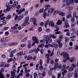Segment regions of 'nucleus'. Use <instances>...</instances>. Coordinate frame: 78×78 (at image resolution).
Returning a JSON list of instances; mask_svg holds the SVG:
<instances>
[{
	"label": "nucleus",
	"mask_w": 78,
	"mask_h": 78,
	"mask_svg": "<svg viewBox=\"0 0 78 78\" xmlns=\"http://www.w3.org/2000/svg\"><path fill=\"white\" fill-rule=\"evenodd\" d=\"M60 55L61 56H63L64 58H65L63 60V62L65 63L66 61H67V59H70V57L69 56V54H67V52H63L60 53Z\"/></svg>",
	"instance_id": "obj_1"
},
{
	"label": "nucleus",
	"mask_w": 78,
	"mask_h": 78,
	"mask_svg": "<svg viewBox=\"0 0 78 78\" xmlns=\"http://www.w3.org/2000/svg\"><path fill=\"white\" fill-rule=\"evenodd\" d=\"M62 68V64L60 63H55L53 68L54 70H57V69H61Z\"/></svg>",
	"instance_id": "obj_2"
},
{
	"label": "nucleus",
	"mask_w": 78,
	"mask_h": 78,
	"mask_svg": "<svg viewBox=\"0 0 78 78\" xmlns=\"http://www.w3.org/2000/svg\"><path fill=\"white\" fill-rule=\"evenodd\" d=\"M29 20V16H27L26 17L25 20H24V23L23 24L21 25V26L23 27L22 28L26 25H28L30 23V22H28Z\"/></svg>",
	"instance_id": "obj_3"
},
{
	"label": "nucleus",
	"mask_w": 78,
	"mask_h": 78,
	"mask_svg": "<svg viewBox=\"0 0 78 78\" xmlns=\"http://www.w3.org/2000/svg\"><path fill=\"white\" fill-rule=\"evenodd\" d=\"M32 41L35 42L36 44H39V40L36 36H34L32 37Z\"/></svg>",
	"instance_id": "obj_4"
},
{
	"label": "nucleus",
	"mask_w": 78,
	"mask_h": 78,
	"mask_svg": "<svg viewBox=\"0 0 78 78\" xmlns=\"http://www.w3.org/2000/svg\"><path fill=\"white\" fill-rule=\"evenodd\" d=\"M9 40V37H5L2 39L1 40V41L2 42H7V41H8Z\"/></svg>",
	"instance_id": "obj_5"
},
{
	"label": "nucleus",
	"mask_w": 78,
	"mask_h": 78,
	"mask_svg": "<svg viewBox=\"0 0 78 78\" xmlns=\"http://www.w3.org/2000/svg\"><path fill=\"white\" fill-rule=\"evenodd\" d=\"M65 25L64 26V27L65 28H67V27H69V24L68 23V20H65Z\"/></svg>",
	"instance_id": "obj_6"
},
{
	"label": "nucleus",
	"mask_w": 78,
	"mask_h": 78,
	"mask_svg": "<svg viewBox=\"0 0 78 78\" xmlns=\"http://www.w3.org/2000/svg\"><path fill=\"white\" fill-rule=\"evenodd\" d=\"M18 3H19V2L18 1H14L13 4V7L14 8L16 7L18 5Z\"/></svg>",
	"instance_id": "obj_7"
},
{
	"label": "nucleus",
	"mask_w": 78,
	"mask_h": 78,
	"mask_svg": "<svg viewBox=\"0 0 78 78\" xmlns=\"http://www.w3.org/2000/svg\"><path fill=\"white\" fill-rule=\"evenodd\" d=\"M55 10V9H53V8H51L49 9L48 11V12L49 13V14H50V13H51L53 12V11H54Z\"/></svg>",
	"instance_id": "obj_8"
},
{
	"label": "nucleus",
	"mask_w": 78,
	"mask_h": 78,
	"mask_svg": "<svg viewBox=\"0 0 78 78\" xmlns=\"http://www.w3.org/2000/svg\"><path fill=\"white\" fill-rule=\"evenodd\" d=\"M49 26H50L51 25V27H54V26L55 25V23L53 22V21H51L50 22V23H49Z\"/></svg>",
	"instance_id": "obj_9"
},
{
	"label": "nucleus",
	"mask_w": 78,
	"mask_h": 78,
	"mask_svg": "<svg viewBox=\"0 0 78 78\" xmlns=\"http://www.w3.org/2000/svg\"><path fill=\"white\" fill-rule=\"evenodd\" d=\"M24 36V34H20L18 35V37L19 39H22L23 37Z\"/></svg>",
	"instance_id": "obj_10"
},
{
	"label": "nucleus",
	"mask_w": 78,
	"mask_h": 78,
	"mask_svg": "<svg viewBox=\"0 0 78 78\" xmlns=\"http://www.w3.org/2000/svg\"><path fill=\"white\" fill-rule=\"evenodd\" d=\"M73 75V72H70L69 74L68 75V78H70V77H72V75Z\"/></svg>",
	"instance_id": "obj_11"
},
{
	"label": "nucleus",
	"mask_w": 78,
	"mask_h": 78,
	"mask_svg": "<svg viewBox=\"0 0 78 78\" xmlns=\"http://www.w3.org/2000/svg\"><path fill=\"white\" fill-rule=\"evenodd\" d=\"M25 8H24L23 9H21L19 11V12H18V15H20V14H21V13H22V12H23V11H25Z\"/></svg>",
	"instance_id": "obj_12"
},
{
	"label": "nucleus",
	"mask_w": 78,
	"mask_h": 78,
	"mask_svg": "<svg viewBox=\"0 0 78 78\" xmlns=\"http://www.w3.org/2000/svg\"><path fill=\"white\" fill-rule=\"evenodd\" d=\"M11 75L12 77H15L16 76V73L15 72L11 71Z\"/></svg>",
	"instance_id": "obj_13"
},
{
	"label": "nucleus",
	"mask_w": 78,
	"mask_h": 78,
	"mask_svg": "<svg viewBox=\"0 0 78 78\" xmlns=\"http://www.w3.org/2000/svg\"><path fill=\"white\" fill-rule=\"evenodd\" d=\"M58 14L59 15H60V16H65V14L63 12H58Z\"/></svg>",
	"instance_id": "obj_14"
},
{
	"label": "nucleus",
	"mask_w": 78,
	"mask_h": 78,
	"mask_svg": "<svg viewBox=\"0 0 78 78\" xmlns=\"http://www.w3.org/2000/svg\"><path fill=\"white\" fill-rule=\"evenodd\" d=\"M66 5L70 6L71 4L70 0H66Z\"/></svg>",
	"instance_id": "obj_15"
},
{
	"label": "nucleus",
	"mask_w": 78,
	"mask_h": 78,
	"mask_svg": "<svg viewBox=\"0 0 78 78\" xmlns=\"http://www.w3.org/2000/svg\"><path fill=\"white\" fill-rule=\"evenodd\" d=\"M16 28H17L15 26L14 27H12L11 29V32H13V31H14V30L16 29Z\"/></svg>",
	"instance_id": "obj_16"
},
{
	"label": "nucleus",
	"mask_w": 78,
	"mask_h": 78,
	"mask_svg": "<svg viewBox=\"0 0 78 78\" xmlns=\"http://www.w3.org/2000/svg\"><path fill=\"white\" fill-rule=\"evenodd\" d=\"M75 60H76L75 58H73L70 59V61L71 62H75Z\"/></svg>",
	"instance_id": "obj_17"
},
{
	"label": "nucleus",
	"mask_w": 78,
	"mask_h": 78,
	"mask_svg": "<svg viewBox=\"0 0 78 78\" xmlns=\"http://www.w3.org/2000/svg\"><path fill=\"white\" fill-rule=\"evenodd\" d=\"M62 21L60 20H58V22L56 23L58 25H61V24H62Z\"/></svg>",
	"instance_id": "obj_18"
},
{
	"label": "nucleus",
	"mask_w": 78,
	"mask_h": 78,
	"mask_svg": "<svg viewBox=\"0 0 78 78\" xmlns=\"http://www.w3.org/2000/svg\"><path fill=\"white\" fill-rule=\"evenodd\" d=\"M62 69L63 71V70H64L65 69H66V65H63V66L62 67Z\"/></svg>",
	"instance_id": "obj_19"
},
{
	"label": "nucleus",
	"mask_w": 78,
	"mask_h": 78,
	"mask_svg": "<svg viewBox=\"0 0 78 78\" xmlns=\"http://www.w3.org/2000/svg\"><path fill=\"white\" fill-rule=\"evenodd\" d=\"M10 11V9L9 8H7L6 9H4L3 11L4 12H6L7 11Z\"/></svg>",
	"instance_id": "obj_20"
},
{
	"label": "nucleus",
	"mask_w": 78,
	"mask_h": 78,
	"mask_svg": "<svg viewBox=\"0 0 78 78\" xmlns=\"http://www.w3.org/2000/svg\"><path fill=\"white\" fill-rule=\"evenodd\" d=\"M74 70V69L72 67H71L68 69V70L69 71V72H71V71H73V70Z\"/></svg>",
	"instance_id": "obj_21"
},
{
	"label": "nucleus",
	"mask_w": 78,
	"mask_h": 78,
	"mask_svg": "<svg viewBox=\"0 0 78 78\" xmlns=\"http://www.w3.org/2000/svg\"><path fill=\"white\" fill-rule=\"evenodd\" d=\"M49 37H52L53 39H56V37L55 36V35H53V34H51L49 35Z\"/></svg>",
	"instance_id": "obj_22"
},
{
	"label": "nucleus",
	"mask_w": 78,
	"mask_h": 78,
	"mask_svg": "<svg viewBox=\"0 0 78 78\" xmlns=\"http://www.w3.org/2000/svg\"><path fill=\"white\" fill-rule=\"evenodd\" d=\"M22 19V16H19L17 19V20L18 21H19V20H21V19Z\"/></svg>",
	"instance_id": "obj_23"
},
{
	"label": "nucleus",
	"mask_w": 78,
	"mask_h": 78,
	"mask_svg": "<svg viewBox=\"0 0 78 78\" xmlns=\"http://www.w3.org/2000/svg\"><path fill=\"white\" fill-rule=\"evenodd\" d=\"M23 54V52L21 51L20 52H19L17 54H16V55L17 56H21Z\"/></svg>",
	"instance_id": "obj_24"
},
{
	"label": "nucleus",
	"mask_w": 78,
	"mask_h": 78,
	"mask_svg": "<svg viewBox=\"0 0 78 78\" xmlns=\"http://www.w3.org/2000/svg\"><path fill=\"white\" fill-rule=\"evenodd\" d=\"M13 61V58H10L8 60V62L9 63H10L11 62H12Z\"/></svg>",
	"instance_id": "obj_25"
},
{
	"label": "nucleus",
	"mask_w": 78,
	"mask_h": 78,
	"mask_svg": "<svg viewBox=\"0 0 78 78\" xmlns=\"http://www.w3.org/2000/svg\"><path fill=\"white\" fill-rule=\"evenodd\" d=\"M65 42H67L68 41H69V38H68L66 37H65Z\"/></svg>",
	"instance_id": "obj_26"
},
{
	"label": "nucleus",
	"mask_w": 78,
	"mask_h": 78,
	"mask_svg": "<svg viewBox=\"0 0 78 78\" xmlns=\"http://www.w3.org/2000/svg\"><path fill=\"white\" fill-rule=\"evenodd\" d=\"M35 20H36V18H30V22H33Z\"/></svg>",
	"instance_id": "obj_27"
},
{
	"label": "nucleus",
	"mask_w": 78,
	"mask_h": 78,
	"mask_svg": "<svg viewBox=\"0 0 78 78\" xmlns=\"http://www.w3.org/2000/svg\"><path fill=\"white\" fill-rule=\"evenodd\" d=\"M46 75V72L44 71L41 74V76H45Z\"/></svg>",
	"instance_id": "obj_28"
},
{
	"label": "nucleus",
	"mask_w": 78,
	"mask_h": 78,
	"mask_svg": "<svg viewBox=\"0 0 78 78\" xmlns=\"http://www.w3.org/2000/svg\"><path fill=\"white\" fill-rule=\"evenodd\" d=\"M66 18H67L68 19L69 18H71L72 17V15L70 14H69L68 15V16H66Z\"/></svg>",
	"instance_id": "obj_29"
},
{
	"label": "nucleus",
	"mask_w": 78,
	"mask_h": 78,
	"mask_svg": "<svg viewBox=\"0 0 78 78\" xmlns=\"http://www.w3.org/2000/svg\"><path fill=\"white\" fill-rule=\"evenodd\" d=\"M44 37L45 39H46V40H48L49 37H50L49 36H48V35H44Z\"/></svg>",
	"instance_id": "obj_30"
},
{
	"label": "nucleus",
	"mask_w": 78,
	"mask_h": 78,
	"mask_svg": "<svg viewBox=\"0 0 78 78\" xmlns=\"http://www.w3.org/2000/svg\"><path fill=\"white\" fill-rule=\"evenodd\" d=\"M47 40L48 41V42H49V43H51L52 42V39L51 38H50V37H49L48 38V39Z\"/></svg>",
	"instance_id": "obj_31"
},
{
	"label": "nucleus",
	"mask_w": 78,
	"mask_h": 78,
	"mask_svg": "<svg viewBox=\"0 0 78 78\" xmlns=\"http://www.w3.org/2000/svg\"><path fill=\"white\" fill-rule=\"evenodd\" d=\"M5 63L3 62H2L1 63L0 66L1 67H4V65H5Z\"/></svg>",
	"instance_id": "obj_32"
},
{
	"label": "nucleus",
	"mask_w": 78,
	"mask_h": 78,
	"mask_svg": "<svg viewBox=\"0 0 78 78\" xmlns=\"http://www.w3.org/2000/svg\"><path fill=\"white\" fill-rule=\"evenodd\" d=\"M37 74L36 73H34V78H37Z\"/></svg>",
	"instance_id": "obj_33"
},
{
	"label": "nucleus",
	"mask_w": 78,
	"mask_h": 78,
	"mask_svg": "<svg viewBox=\"0 0 78 78\" xmlns=\"http://www.w3.org/2000/svg\"><path fill=\"white\" fill-rule=\"evenodd\" d=\"M62 45H63V44L62 43H58V47H59V48H61V47H62Z\"/></svg>",
	"instance_id": "obj_34"
},
{
	"label": "nucleus",
	"mask_w": 78,
	"mask_h": 78,
	"mask_svg": "<svg viewBox=\"0 0 78 78\" xmlns=\"http://www.w3.org/2000/svg\"><path fill=\"white\" fill-rule=\"evenodd\" d=\"M33 59V58L31 56H28L27 57V60H30V59Z\"/></svg>",
	"instance_id": "obj_35"
},
{
	"label": "nucleus",
	"mask_w": 78,
	"mask_h": 78,
	"mask_svg": "<svg viewBox=\"0 0 78 78\" xmlns=\"http://www.w3.org/2000/svg\"><path fill=\"white\" fill-rule=\"evenodd\" d=\"M54 48H56V49L58 48V44H55L54 45Z\"/></svg>",
	"instance_id": "obj_36"
},
{
	"label": "nucleus",
	"mask_w": 78,
	"mask_h": 78,
	"mask_svg": "<svg viewBox=\"0 0 78 78\" xmlns=\"http://www.w3.org/2000/svg\"><path fill=\"white\" fill-rule=\"evenodd\" d=\"M11 15H9L7 16L6 17L7 19H11Z\"/></svg>",
	"instance_id": "obj_37"
},
{
	"label": "nucleus",
	"mask_w": 78,
	"mask_h": 78,
	"mask_svg": "<svg viewBox=\"0 0 78 78\" xmlns=\"http://www.w3.org/2000/svg\"><path fill=\"white\" fill-rule=\"evenodd\" d=\"M42 29L41 27H39L38 29V30L39 32H41L42 31Z\"/></svg>",
	"instance_id": "obj_38"
},
{
	"label": "nucleus",
	"mask_w": 78,
	"mask_h": 78,
	"mask_svg": "<svg viewBox=\"0 0 78 78\" xmlns=\"http://www.w3.org/2000/svg\"><path fill=\"white\" fill-rule=\"evenodd\" d=\"M58 38L60 39H61V40H62V39H63V36H62V35H60Z\"/></svg>",
	"instance_id": "obj_39"
},
{
	"label": "nucleus",
	"mask_w": 78,
	"mask_h": 78,
	"mask_svg": "<svg viewBox=\"0 0 78 78\" xmlns=\"http://www.w3.org/2000/svg\"><path fill=\"white\" fill-rule=\"evenodd\" d=\"M61 41H62V40L61 39H58L56 40V42H57L58 44H59V43H60V42H61Z\"/></svg>",
	"instance_id": "obj_40"
},
{
	"label": "nucleus",
	"mask_w": 78,
	"mask_h": 78,
	"mask_svg": "<svg viewBox=\"0 0 78 78\" xmlns=\"http://www.w3.org/2000/svg\"><path fill=\"white\" fill-rule=\"evenodd\" d=\"M3 24L4 25H6V22L5 20H3L2 21Z\"/></svg>",
	"instance_id": "obj_41"
},
{
	"label": "nucleus",
	"mask_w": 78,
	"mask_h": 78,
	"mask_svg": "<svg viewBox=\"0 0 78 78\" xmlns=\"http://www.w3.org/2000/svg\"><path fill=\"white\" fill-rule=\"evenodd\" d=\"M28 10H26V11L25 12V13L24 14V15L25 16H27L28 15Z\"/></svg>",
	"instance_id": "obj_42"
},
{
	"label": "nucleus",
	"mask_w": 78,
	"mask_h": 78,
	"mask_svg": "<svg viewBox=\"0 0 78 78\" xmlns=\"http://www.w3.org/2000/svg\"><path fill=\"white\" fill-rule=\"evenodd\" d=\"M44 44H42L39 45L38 46V47L39 48H42L44 47Z\"/></svg>",
	"instance_id": "obj_43"
},
{
	"label": "nucleus",
	"mask_w": 78,
	"mask_h": 78,
	"mask_svg": "<svg viewBox=\"0 0 78 78\" xmlns=\"http://www.w3.org/2000/svg\"><path fill=\"white\" fill-rule=\"evenodd\" d=\"M29 31H34V28L33 27H30L29 28Z\"/></svg>",
	"instance_id": "obj_44"
},
{
	"label": "nucleus",
	"mask_w": 78,
	"mask_h": 78,
	"mask_svg": "<svg viewBox=\"0 0 78 78\" xmlns=\"http://www.w3.org/2000/svg\"><path fill=\"white\" fill-rule=\"evenodd\" d=\"M71 20L73 22H75V18L73 17H72L71 18Z\"/></svg>",
	"instance_id": "obj_45"
},
{
	"label": "nucleus",
	"mask_w": 78,
	"mask_h": 78,
	"mask_svg": "<svg viewBox=\"0 0 78 78\" xmlns=\"http://www.w3.org/2000/svg\"><path fill=\"white\" fill-rule=\"evenodd\" d=\"M46 58H49V56H50V55L48 54H46L45 55Z\"/></svg>",
	"instance_id": "obj_46"
},
{
	"label": "nucleus",
	"mask_w": 78,
	"mask_h": 78,
	"mask_svg": "<svg viewBox=\"0 0 78 78\" xmlns=\"http://www.w3.org/2000/svg\"><path fill=\"white\" fill-rule=\"evenodd\" d=\"M34 52V50L33 49H31L28 52L29 54H30L31 53H32Z\"/></svg>",
	"instance_id": "obj_47"
},
{
	"label": "nucleus",
	"mask_w": 78,
	"mask_h": 78,
	"mask_svg": "<svg viewBox=\"0 0 78 78\" xmlns=\"http://www.w3.org/2000/svg\"><path fill=\"white\" fill-rule=\"evenodd\" d=\"M9 55L10 57L11 58H12V57H13L14 56V54L12 52H11Z\"/></svg>",
	"instance_id": "obj_48"
},
{
	"label": "nucleus",
	"mask_w": 78,
	"mask_h": 78,
	"mask_svg": "<svg viewBox=\"0 0 78 78\" xmlns=\"http://www.w3.org/2000/svg\"><path fill=\"white\" fill-rule=\"evenodd\" d=\"M71 31H75V28L71 27L70 28Z\"/></svg>",
	"instance_id": "obj_49"
},
{
	"label": "nucleus",
	"mask_w": 78,
	"mask_h": 78,
	"mask_svg": "<svg viewBox=\"0 0 78 78\" xmlns=\"http://www.w3.org/2000/svg\"><path fill=\"white\" fill-rule=\"evenodd\" d=\"M34 51L36 53H38V51H37V49H34Z\"/></svg>",
	"instance_id": "obj_50"
},
{
	"label": "nucleus",
	"mask_w": 78,
	"mask_h": 78,
	"mask_svg": "<svg viewBox=\"0 0 78 78\" xmlns=\"http://www.w3.org/2000/svg\"><path fill=\"white\" fill-rule=\"evenodd\" d=\"M43 62H42V59H41L40 61V64L41 66H42V64Z\"/></svg>",
	"instance_id": "obj_51"
},
{
	"label": "nucleus",
	"mask_w": 78,
	"mask_h": 78,
	"mask_svg": "<svg viewBox=\"0 0 78 78\" xmlns=\"http://www.w3.org/2000/svg\"><path fill=\"white\" fill-rule=\"evenodd\" d=\"M55 63H58V62H59V59L58 58H56L55 60Z\"/></svg>",
	"instance_id": "obj_52"
},
{
	"label": "nucleus",
	"mask_w": 78,
	"mask_h": 78,
	"mask_svg": "<svg viewBox=\"0 0 78 78\" xmlns=\"http://www.w3.org/2000/svg\"><path fill=\"white\" fill-rule=\"evenodd\" d=\"M9 64H6L5 63V65H4V67H9Z\"/></svg>",
	"instance_id": "obj_53"
},
{
	"label": "nucleus",
	"mask_w": 78,
	"mask_h": 78,
	"mask_svg": "<svg viewBox=\"0 0 78 78\" xmlns=\"http://www.w3.org/2000/svg\"><path fill=\"white\" fill-rule=\"evenodd\" d=\"M43 11L44 9H40V10L39 11V12H40V13H42V12H43Z\"/></svg>",
	"instance_id": "obj_54"
},
{
	"label": "nucleus",
	"mask_w": 78,
	"mask_h": 78,
	"mask_svg": "<svg viewBox=\"0 0 78 78\" xmlns=\"http://www.w3.org/2000/svg\"><path fill=\"white\" fill-rule=\"evenodd\" d=\"M44 7H45V8H50V5H46L44 6Z\"/></svg>",
	"instance_id": "obj_55"
},
{
	"label": "nucleus",
	"mask_w": 78,
	"mask_h": 78,
	"mask_svg": "<svg viewBox=\"0 0 78 78\" xmlns=\"http://www.w3.org/2000/svg\"><path fill=\"white\" fill-rule=\"evenodd\" d=\"M48 74L49 76H50L51 75V74H52L51 72V71H49L48 72Z\"/></svg>",
	"instance_id": "obj_56"
},
{
	"label": "nucleus",
	"mask_w": 78,
	"mask_h": 78,
	"mask_svg": "<svg viewBox=\"0 0 78 78\" xmlns=\"http://www.w3.org/2000/svg\"><path fill=\"white\" fill-rule=\"evenodd\" d=\"M31 44L29 43L27 46L28 48H31Z\"/></svg>",
	"instance_id": "obj_57"
},
{
	"label": "nucleus",
	"mask_w": 78,
	"mask_h": 78,
	"mask_svg": "<svg viewBox=\"0 0 78 78\" xmlns=\"http://www.w3.org/2000/svg\"><path fill=\"white\" fill-rule=\"evenodd\" d=\"M44 49H41L40 52L41 54H43V53H44Z\"/></svg>",
	"instance_id": "obj_58"
},
{
	"label": "nucleus",
	"mask_w": 78,
	"mask_h": 78,
	"mask_svg": "<svg viewBox=\"0 0 78 78\" xmlns=\"http://www.w3.org/2000/svg\"><path fill=\"white\" fill-rule=\"evenodd\" d=\"M55 34H61V31H58L55 33Z\"/></svg>",
	"instance_id": "obj_59"
},
{
	"label": "nucleus",
	"mask_w": 78,
	"mask_h": 78,
	"mask_svg": "<svg viewBox=\"0 0 78 78\" xmlns=\"http://www.w3.org/2000/svg\"><path fill=\"white\" fill-rule=\"evenodd\" d=\"M26 77H27L30 76V73H26Z\"/></svg>",
	"instance_id": "obj_60"
},
{
	"label": "nucleus",
	"mask_w": 78,
	"mask_h": 78,
	"mask_svg": "<svg viewBox=\"0 0 78 78\" xmlns=\"http://www.w3.org/2000/svg\"><path fill=\"white\" fill-rule=\"evenodd\" d=\"M27 38H24L23 39L21 40V42H25L26 41V40H27Z\"/></svg>",
	"instance_id": "obj_61"
},
{
	"label": "nucleus",
	"mask_w": 78,
	"mask_h": 78,
	"mask_svg": "<svg viewBox=\"0 0 78 78\" xmlns=\"http://www.w3.org/2000/svg\"><path fill=\"white\" fill-rule=\"evenodd\" d=\"M25 69V70L24 72H26V73H27L28 72V69L27 68H24Z\"/></svg>",
	"instance_id": "obj_62"
},
{
	"label": "nucleus",
	"mask_w": 78,
	"mask_h": 78,
	"mask_svg": "<svg viewBox=\"0 0 78 78\" xmlns=\"http://www.w3.org/2000/svg\"><path fill=\"white\" fill-rule=\"evenodd\" d=\"M73 16L74 17H75L76 16V12H74L73 13Z\"/></svg>",
	"instance_id": "obj_63"
},
{
	"label": "nucleus",
	"mask_w": 78,
	"mask_h": 78,
	"mask_svg": "<svg viewBox=\"0 0 78 78\" xmlns=\"http://www.w3.org/2000/svg\"><path fill=\"white\" fill-rule=\"evenodd\" d=\"M72 66L73 67V68H75L76 67V65L74 63L72 64Z\"/></svg>",
	"instance_id": "obj_64"
}]
</instances>
